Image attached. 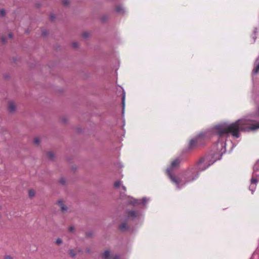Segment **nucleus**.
<instances>
[{"mask_svg": "<svg viewBox=\"0 0 259 259\" xmlns=\"http://www.w3.org/2000/svg\"><path fill=\"white\" fill-rule=\"evenodd\" d=\"M259 107L256 111L250 115L248 119H240L228 125H218L215 126L219 138H227L230 134L237 138L240 131L255 130L259 128Z\"/></svg>", "mask_w": 259, "mask_h": 259, "instance_id": "1", "label": "nucleus"}, {"mask_svg": "<svg viewBox=\"0 0 259 259\" xmlns=\"http://www.w3.org/2000/svg\"><path fill=\"white\" fill-rule=\"evenodd\" d=\"M180 162H181V159L179 158H177L174 159L171 161L169 167H168L166 170V172H167L169 178L170 179L171 181L173 183L176 184L177 185L179 184V183H180L179 180L176 177L173 176L172 175V174H171V170L174 168H177L179 166V164L180 163Z\"/></svg>", "mask_w": 259, "mask_h": 259, "instance_id": "2", "label": "nucleus"}, {"mask_svg": "<svg viewBox=\"0 0 259 259\" xmlns=\"http://www.w3.org/2000/svg\"><path fill=\"white\" fill-rule=\"evenodd\" d=\"M183 175L186 182L193 181L199 177V174H198L197 171L193 167L186 170Z\"/></svg>", "mask_w": 259, "mask_h": 259, "instance_id": "3", "label": "nucleus"}, {"mask_svg": "<svg viewBox=\"0 0 259 259\" xmlns=\"http://www.w3.org/2000/svg\"><path fill=\"white\" fill-rule=\"evenodd\" d=\"M210 166V164H207V162L206 161L205 158H201L198 162L196 167H193L196 169L197 171L198 174L199 171H202L205 170L208 166Z\"/></svg>", "mask_w": 259, "mask_h": 259, "instance_id": "4", "label": "nucleus"}, {"mask_svg": "<svg viewBox=\"0 0 259 259\" xmlns=\"http://www.w3.org/2000/svg\"><path fill=\"white\" fill-rule=\"evenodd\" d=\"M204 137V134H200L195 138L191 140L189 144V148L190 149L194 148Z\"/></svg>", "mask_w": 259, "mask_h": 259, "instance_id": "5", "label": "nucleus"}, {"mask_svg": "<svg viewBox=\"0 0 259 259\" xmlns=\"http://www.w3.org/2000/svg\"><path fill=\"white\" fill-rule=\"evenodd\" d=\"M254 172L253 173L252 177L251 179V185L249 187V189L252 191V192H253L254 189H255L256 183L258 182V180L256 178H254Z\"/></svg>", "mask_w": 259, "mask_h": 259, "instance_id": "6", "label": "nucleus"}, {"mask_svg": "<svg viewBox=\"0 0 259 259\" xmlns=\"http://www.w3.org/2000/svg\"><path fill=\"white\" fill-rule=\"evenodd\" d=\"M139 213L137 211L131 210L128 212V217L135 218L139 215Z\"/></svg>", "mask_w": 259, "mask_h": 259, "instance_id": "7", "label": "nucleus"}, {"mask_svg": "<svg viewBox=\"0 0 259 259\" xmlns=\"http://www.w3.org/2000/svg\"><path fill=\"white\" fill-rule=\"evenodd\" d=\"M58 203L62 212H64L67 210V207L64 204L62 200L58 201Z\"/></svg>", "mask_w": 259, "mask_h": 259, "instance_id": "8", "label": "nucleus"}, {"mask_svg": "<svg viewBox=\"0 0 259 259\" xmlns=\"http://www.w3.org/2000/svg\"><path fill=\"white\" fill-rule=\"evenodd\" d=\"M15 105L14 103L10 102L8 105V110L10 112H13L15 110Z\"/></svg>", "mask_w": 259, "mask_h": 259, "instance_id": "9", "label": "nucleus"}, {"mask_svg": "<svg viewBox=\"0 0 259 259\" xmlns=\"http://www.w3.org/2000/svg\"><path fill=\"white\" fill-rule=\"evenodd\" d=\"M102 256L104 259H110L111 258L110 253L109 250H106L103 253Z\"/></svg>", "mask_w": 259, "mask_h": 259, "instance_id": "10", "label": "nucleus"}, {"mask_svg": "<svg viewBox=\"0 0 259 259\" xmlns=\"http://www.w3.org/2000/svg\"><path fill=\"white\" fill-rule=\"evenodd\" d=\"M257 62H255V63H256V65L254 66L253 70H252V72L254 73V74H257L259 72V62L258 63H257Z\"/></svg>", "mask_w": 259, "mask_h": 259, "instance_id": "11", "label": "nucleus"}, {"mask_svg": "<svg viewBox=\"0 0 259 259\" xmlns=\"http://www.w3.org/2000/svg\"><path fill=\"white\" fill-rule=\"evenodd\" d=\"M120 230L124 231L128 229V226L126 223H123L119 226Z\"/></svg>", "mask_w": 259, "mask_h": 259, "instance_id": "12", "label": "nucleus"}, {"mask_svg": "<svg viewBox=\"0 0 259 259\" xmlns=\"http://www.w3.org/2000/svg\"><path fill=\"white\" fill-rule=\"evenodd\" d=\"M125 96L124 94H122V113L124 112V108H125Z\"/></svg>", "mask_w": 259, "mask_h": 259, "instance_id": "13", "label": "nucleus"}, {"mask_svg": "<svg viewBox=\"0 0 259 259\" xmlns=\"http://www.w3.org/2000/svg\"><path fill=\"white\" fill-rule=\"evenodd\" d=\"M115 10L116 12L119 13H122L124 12V10L122 8V7L120 6H117L115 8Z\"/></svg>", "mask_w": 259, "mask_h": 259, "instance_id": "14", "label": "nucleus"}, {"mask_svg": "<svg viewBox=\"0 0 259 259\" xmlns=\"http://www.w3.org/2000/svg\"><path fill=\"white\" fill-rule=\"evenodd\" d=\"M69 253L71 257H74L76 256V252L73 249H70Z\"/></svg>", "mask_w": 259, "mask_h": 259, "instance_id": "15", "label": "nucleus"}, {"mask_svg": "<svg viewBox=\"0 0 259 259\" xmlns=\"http://www.w3.org/2000/svg\"><path fill=\"white\" fill-rule=\"evenodd\" d=\"M47 156L50 158L52 159L54 156V154L53 152L50 151V152H48Z\"/></svg>", "mask_w": 259, "mask_h": 259, "instance_id": "16", "label": "nucleus"}, {"mask_svg": "<svg viewBox=\"0 0 259 259\" xmlns=\"http://www.w3.org/2000/svg\"><path fill=\"white\" fill-rule=\"evenodd\" d=\"M35 195V191L33 190H30L29 191V196L32 197Z\"/></svg>", "mask_w": 259, "mask_h": 259, "instance_id": "17", "label": "nucleus"}, {"mask_svg": "<svg viewBox=\"0 0 259 259\" xmlns=\"http://www.w3.org/2000/svg\"><path fill=\"white\" fill-rule=\"evenodd\" d=\"M121 185V182L119 181H116L115 183H114V187L117 188L118 187H119V186Z\"/></svg>", "mask_w": 259, "mask_h": 259, "instance_id": "18", "label": "nucleus"}, {"mask_svg": "<svg viewBox=\"0 0 259 259\" xmlns=\"http://www.w3.org/2000/svg\"><path fill=\"white\" fill-rule=\"evenodd\" d=\"M62 3L64 6H67L69 4L68 0H63Z\"/></svg>", "mask_w": 259, "mask_h": 259, "instance_id": "19", "label": "nucleus"}, {"mask_svg": "<svg viewBox=\"0 0 259 259\" xmlns=\"http://www.w3.org/2000/svg\"><path fill=\"white\" fill-rule=\"evenodd\" d=\"M34 143L35 144H38L39 143V139L38 138H36L34 139Z\"/></svg>", "mask_w": 259, "mask_h": 259, "instance_id": "20", "label": "nucleus"}, {"mask_svg": "<svg viewBox=\"0 0 259 259\" xmlns=\"http://www.w3.org/2000/svg\"><path fill=\"white\" fill-rule=\"evenodd\" d=\"M62 242V240L60 238L57 239L56 241V243L58 244V245L61 244Z\"/></svg>", "mask_w": 259, "mask_h": 259, "instance_id": "21", "label": "nucleus"}, {"mask_svg": "<svg viewBox=\"0 0 259 259\" xmlns=\"http://www.w3.org/2000/svg\"><path fill=\"white\" fill-rule=\"evenodd\" d=\"M0 15L4 16L5 15V11L4 9L0 10Z\"/></svg>", "mask_w": 259, "mask_h": 259, "instance_id": "22", "label": "nucleus"}, {"mask_svg": "<svg viewBox=\"0 0 259 259\" xmlns=\"http://www.w3.org/2000/svg\"><path fill=\"white\" fill-rule=\"evenodd\" d=\"M4 259H14L13 257L9 255H7L4 256Z\"/></svg>", "mask_w": 259, "mask_h": 259, "instance_id": "23", "label": "nucleus"}, {"mask_svg": "<svg viewBox=\"0 0 259 259\" xmlns=\"http://www.w3.org/2000/svg\"><path fill=\"white\" fill-rule=\"evenodd\" d=\"M60 182L62 184L64 185L65 184V180L64 178H61L60 180Z\"/></svg>", "mask_w": 259, "mask_h": 259, "instance_id": "24", "label": "nucleus"}, {"mask_svg": "<svg viewBox=\"0 0 259 259\" xmlns=\"http://www.w3.org/2000/svg\"><path fill=\"white\" fill-rule=\"evenodd\" d=\"M112 257L113 259H119V256L117 255H115L114 256H112Z\"/></svg>", "mask_w": 259, "mask_h": 259, "instance_id": "25", "label": "nucleus"}, {"mask_svg": "<svg viewBox=\"0 0 259 259\" xmlns=\"http://www.w3.org/2000/svg\"><path fill=\"white\" fill-rule=\"evenodd\" d=\"M72 46L74 48H77L78 47V44L77 42H73L72 44Z\"/></svg>", "mask_w": 259, "mask_h": 259, "instance_id": "26", "label": "nucleus"}, {"mask_svg": "<svg viewBox=\"0 0 259 259\" xmlns=\"http://www.w3.org/2000/svg\"><path fill=\"white\" fill-rule=\"evenodd\" d=\"M88 35H89V33L87 32H84L83 33V36L84 37H87L88 36Z\"/></svg>", "mask_w": 259, "mask_h": 259, "instance_id": "27", "label": "nucleus"}, {"mask_svg": "<svg viewBox=\"0 0 259 259\" xmlns=\"http://www.w3.org/2000/svg\"><path fill=\"white\" fill-rule=\"evenodd\" d=\"M74 230V228L73 227H69V230L70 232H72Z\"/></svg>", "mask_w": 259, "mask_h": 259, "instance_id": "28", "label": "nucleus"}, {"mask_svg": "<svg viewBox=\"0 0 259 259\" xmlns=\"http://www.w3.org/2000/svg\"><path fill=\"white\" fill-rule=\"evenodd\" d=\"M50 17H51V20L52 21H53L55 18V17L53 15H51Z\"/></svg>", "mask_w": 259, "mask_h": 259, "instance_id": "29", "label": "nucleus"}, {"mask_svg": "<svg viewBox=\"0 0 259 259\" xmlns=\"http://www.w3.org/2000/svg\"><path fill=\"white\" fill-rule=\"evenodd\" d=\"M9 37H10V38H12V37H13V35H12V33H10V34H9Z\"/></svg>", "mask_w": 259, "mask_h": 259, "instance_id": "30", "label": "nucleus"}, {"mask_svg": "<svg viewBox=\"0 0 259 259\" xmlns=\"http://www.w3.org/2000/svg\"><path fill=\"white\" fill-rule=\"evenodd\" d=\"M2 41H3V42H6V40H5V39L4 38H3V37H2Z\"/></svg>", "mask_w": 259, "mask_h": 259, "instance_id": "31", "label": "nucleus"}, {"mask_svg": "<svg viewBox=\"0 0 259 259\" xmlns=\"http://www.w3.org/2000/svg\"><path fill=\"white\" fill-rule=\"evenodd\" d=\"M122 189H123V190H124V191H125V190H126V188H125V186H122Z\"/></svg>", "mask_w": 259, "mask_h": 259, "instance_id": "32", "label": "nucleus"}, {"mask_svg": "<svg viewBox=\"0 0 259 259\" xmlns=\"http://www.w3.org/2000/svg\"><path fill=\"white\" fill-rule=\"evenodd\" d=\"M221 146L223 147V143H221Z\"/></svg>", "mask_w": 259, "mask_h": 259, "instance_id": "33", "label": "nucleus"}]
</instances>
